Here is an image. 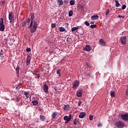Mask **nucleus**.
Wrapping results in <instances>:
<instances>
[{
    "instance_id": "ea45409f",
    "label": "nucleus",
    "mask_w": 128,
    "mask_h": 128,
    "mask_svg": "<svg viewBox=\"0 0 128 128\" xmlns=\"http://www.w3.org/2000/svg\"><path fill=\"white\" fill-rule=\"evenodd\" d=\"M30 50H31V49H30V48H27L26 49V52H30Z\"/></svg>"
},
{
    "instance_id": "473e14b6",
    "label": "nucleus",
    "mask_w": 128,
    "mask_h": 128,
    "mask_svg": "<svg viewBox=\"0 0 128 128\" xmlns=\"http://www.w3.org/2000/svg\"><path fill=\"white\" fill-rule=\"evenodd\" d=\"M56 24H51V28H56Z\"/></svg>"
},
{
    "instance_id": "4be33fe9",
    "label": "nucleus",
    "mask_w": 128,
    "mask_h": 128,
    "mask_svg": "<svg viewBox=\"0 0 128 128\" xmlns=\"http://www.w3.org/2000/svg\"><path fill=\"white\" fill-rule=\"evenodd\" d=\"M56 116H58V112H54L52 114V120H54V118H55Z\"/></svg>"
},
{
    "instance_id": "423d86ee",
    "label": "nucleus",
    "mask_w": 128,
    "mask_h": 128,
    "mask_svg": "<svg viewBox=\"0 0 128 128\" xmlns=\"http://www.w3.org/2000/svg\"><path fill=\"white\" fill-rule=\"evenodd\" d=\"M78 86H80V82L78 80H76L72 84V88L74 90H76Z\"/></svg>"
},
{
    "instance_id": "37998d69",
    "label": "nucleus",
    "mask_w": 128,
    "mask_h": 128,
    "mask_svg": "<svg viewBox=\"0 0 128 128\" xmlns=\"http://www.w3.org/2000/svg\"><path fill=\"white\" fill-rule=\"evenodd\" d=\"M0 58H4V54L0 52Z\"/></svg>"
},
{
    "instance_id": "0eeeda50",
    "label": "nucleus",
    "mask_w": 128,
    "mask_h": 128,
    "mask_svg": "<svg viewBox=\"0 0 128 128\" xmlns=\"http://www.w3.org/2000/svg\"><path fill=\"white\" fill-rule=\"evenodd\" d=\"M76 96L82 98V90L80 89L76 91Z\"/></svg>"
},
{
    "instance_id": "5701e85b",
    "label": "nucleus",
    "mask_w": 128,
    "mask_h": 128,
    "mask_svg": "<svg viewBox=\"0 0 128 128\" xmlns=\"http://www.w3.org/2000/svg\"><path fill=\"white\" fill-rule=\"evenodd\" d=\"M58 4L59 6H62V4H64V2H62V0H58Z\"/></svg>"
},
{
    "instance_id": "a878e982",
    "label": "nucleus",
    "mask_w": 128,
    "mask_h": 128,
    "mask_svg": "<svg viewBox=\"0 0 128 128\" xmlns=\"http://www.w3.org/2000/svg\"><path fill=\"white\" fill-rule=\"evenodd\" d=\"M32 104L33 106H36V104H38V102L36 100H34L32 101Z\"/></svg>"
},
{
    "instance_id": "6e6d98bb",
    "label": "nucleus",
    "mask_w": 128,
    "mask_h": 128,
    "mask_svg": "<svg viewBox=\"0 0 128 128\" xmlns=\"http://www.w3.org/2000/svg\"><path fill=\"white\" fill-rule=\"evenodd\" d=\"M20 86H22V84H19V88H20Z\"/></svg>"
},
{
    "instance_id": "412c9836",
    "label": "nucleus",
    "mask_w": 128,
    "mask_h": 128,
    "mask_svg": "<svg viewBox=\"0 0 128 128\" xmlns=\"http://www.w3.org/2000/svg\"><path fill=\"white\" fill-rule=\"evenodd\" d=\"M91 20H98V15H94L91 16Z\"/></svg>"
},
{
    "instance_id": "603ef678",
    "label": "nucleus",
    "mask_w": 128,
    "mask_h": 128,
    "mask_svg": "<svg viewBox=\"0 0 128 128\" xmlns=\"http://www.w3.org/2000/svg\"><path fill=\"white\" fill-rule=\"evenodd\" d=\"M70 121H68V120H66V122H65V124H68V122Z\"/></svg>"
},
{
    "instance_id": "13d9d810",
    "label": "nucleus",
    "mask_w": 128,
    "mask_h": 128,
    "mask_svg": "<svg viewBox=\"0 0 128 128\" xmlns=\"http://www.w3.org/2000/svg\"><path fill=\"white\" fill-rule=\"evenodd\" d=\"M54 90H58V88H54Z\"/></svg>"
},
{
    "instance_id": "4d7b16f0",
    "label": "nucleus",
    "mask_w": 128,
    "mask_h": 128,
    "mask_svg": "<svg viewBox=\"0 0 128 128\" xmlns=\"http://www.w3.org/2000/svg\"><path fill=\"white\" fill-rule=\"evenodd\" d=\"M40 112H42V108H39Z\"/></svg>"
},
{
    "instance_id": "39448f33",
    "label": "nucleus",
    "mask_w": 128,
    "mask_h": 128,
    "mask_svg": "<svg viewBox=\"0 0 128 128\" xmlns=\"http://www.w3.org/2000/svg\"><path fill=\"white\" fill-rule=\"evenodd\" d=\"M34 14L32 13V14H30V20H31L30 26H28V28H32V24H34Z\"/></svg>"
},
{
    "instance_id": "9d476101",
    "label": "nucleus",
    "mask_w": 128,
    "mask_h": 128,
    "mask_svg": "<svg viewBox=\"0 0 128 128\" xmlns=\"http://www.w3.org/2000/svg\"><path fill=\"white\" fill-rule=\"evenodd\" d=\"M100 44V46H106V43L104 40V39H100L99 41Z\"/></svg>"
},
{
    "instance_id": "a211bd4d",
    "label": "nucleus",
    "mask_w": 128,
    "mask_h": 128,
    "mask_svg": "<svg viewBox=\"0 0 128 128\" xmlns=\"http://www.w3.org/2000/svg\"><path fill=\"white\" fill-rule=\"evenodd\" d=\"M86 116V113L84 112H80L79 114V118H84V116Z\"/></svg>"
},
{
    "instance_id": "f704fd0d",
    "label": "nucleus",
    "mask_w": 128,
    "mask_h": 128,
    "mask_svg": "<svg viewBox=\"0 0 128 128\" xmlns=\"http://www.w3.org/2000/svg\"><path fill=\"white\" fill-rule=\"evenodd\" d=\"M89 118L90 120H94V116L90 115Z\"/></svg>"
},
{
    "instance_id": "a18cd8bd",
    "label": "nucleus",
    "mask_w": 128,
    "mask_h": 128,
    "mask_svg": "<svg viewBox=\"0 0 128 128\" xmlns=\"http://www.w3.org/2000/svg\"><path fill=\"white\" fill-rule=\"evenodd\" d=\"M118 18H124V16H122L120 15H119L118 16Z\"/></svg>"
},
{
    "instance_id": "2f4dec72",
    "label": "nucleus",
    "mask_w": 128,
    "mask_h": 128,
    "mask_svg": "<svg viewBox=\"0 0 128 128\" xmlns=\"http://www.w3.org/2000/svg\"><path fill=\"white\" fill-rule=\"evenodd\" d=\"M76 30H77L76 27H73L72 28V32H76Z\"/></svg>"
},
{
    "instance_id": "20e7f679",
    "label": "nucleus",
    "mask_w": 128,
    "mask_h": 128,
    "mask_svg": "<svg viewBox=\"0 0 128 128\" xmlns=\"http://www.w3.org/2000/svg\"><path fill=\"white\" fill-rule=\"evenodd\" d=\"M116 126L118 128H124V122H122V121H118L116 122Z\"/></svg>"
},
{
    "instance_id": "72a5a7b5",
    "label": "nucleus",
    "mask_w": 128,
    "mask_h": 128,
    "mask_svg": "<svg viewBox=\"0 0 128 128\" xmlns=\"http://www.w3.org/2000/svg\"><path fill=\"white\" fill-rule=\"evenodd\" d=\"M109 12H110V10L109 9H107L106 11V16H108Z\"/></svg>"
},
{
    "instance_id": "dca6fc26",
    "label": "nucleus",
    "mask_w": 128,
    "mask_h": 128,
    "mask_svg": "<svg viewBox=\"0 0 128 128\" xmlns=\"http://www.w3.org/2000/svg\"><path fill=\"white\" fill-rule=\"evenodd\" d=\"M40 120L41 122H44V120H46V116L41 114L40 116Z\"/></svg>"
},
{
    "instance_id": "f257e3e1",
    "label": "nucleus",
    "mask_w": 128,
    "mask_h": 128,
    "mask_svg": "<svg viewBox=\"0 0 128 128\" xmlns=\"http://www.w3.org/2000/svg\"><path fill=\"white\" fill-rule=\"evenodd\" d=\"M8 20H10V24H14V13L12 12H9Z\"/></svg>"
},
{
    "instance_id": "f03ea898",
    "label": "nucleus",
    "mask_w": 128,
    "mask_h": 128,
    "mask_svg": "<svg viewBox=\"0 0 128 128\" xmlns=\"http://www.w3.org/2000/svg\"><path fill=\"white\" fill-rule=\"evenodd\" d=\"M36 28H38V22L34 20L33 23V28H31L30 30V32L34 34V32H35L36 30Z\"/></svg>"
},
{
    "instance_id": "f3484780",
    "label": "nucleus",
    "mask_w": 128,
    "mask_h": 128,
    "mask_svg": "<svg viewBox=\"0 0 128 128\" xmlns=\"http://www.w3.org/2000/svg\"><path fill=\"white\" fill-rule=\"evenodd\" d=\"M24 94L25 96H26V98H30V92H28H28L24 91Z\"/></svg>"
},
{
    "instance_id": "09e8293b",
    "label": "nucleus",
    "mask_w": 128,
    "mask_h": 128,
    "mask_svg": "<svg viewBox=\"0 0 128 128\" xmlns=\"http://www.w3.org/2000/svg\"><path fill=\"white\" fill-rule=\"evenodd\" d=\"M30 22V18L28 19L26 21V22Z\"/></svg>"
},
{
    "instance_id": "79ce46f5",
    "label": "nucleus",
    "mask_w": 128,
    "mask_h": 128,
    "mask_svg": "<svg viewBox=\"0 0 128 128\" xmlns=\"http://www.w3.org/2000/svg\"><path fill=\"white\" fill-rule=\"evenodd\" d=\"M80 104H82V101H79L78 104V106H80Z\"/></svg>"
},
{
    "instance_id": "4c0bfd02",
    "label": "nucleus",
    "mask_w": 128,
    "mask_h": 128,
    "mask_svg": "<svg viewBox=\"0 0 128 128\" xmlns=\"http://www.w3.org/2000/svg\"><path fill=\"white\" fill-rule=\"evenodd\" d=\"M90 28H96V25H91Z\"/></svg>"
},
{
    "instance_id": "2eb2a0df",
    "label": "nucleus",
    "mask_w": 128,
    "mask_h": 128,
    "mask_svg": "<svg viewBox=\"0 0 128 128\" xmlns=\"http://www.w3.org/2000/svg\"><path fill=\"white\" fill-rule=\"evenodd\" d=\"M84 50L86 52H90V50H92V48L89 45H86L84 48Z\"/></svg>"
},
{
    "instance_id": "9b49d317",
    "label": "nucleus",
    "mask_w": 128,
    "mask_h": 128,
    "mask_svg": "<svg viewBox=\"0 0 128 128\" xmlns=\"http://www.w3.org/2000/svg\"><path fill=\"white\" fill-rule=\"evenodd\" d=\"M64 120H68V122H70L72 120V114H70L68 116H64Z\"/></svg>"
},
{
    "instance_id": "c756f323",
    "label": "nucleus",
    "mask_w": 128,
    "mask_h": 128,
    "mask_svg": "<svg viewBox=\"0 0 128 128\" xmlns=\"http://www.w3.org/2000/svg\"><path fill=\"white\" fill-rule=\"evenodd\" d=\"M26 26V22H24L22 24V28H24V26Z\"/></svg>"
},
{
    "instance_id": "58836bf2",
    "label": "nucleus",
    "mask_w": 128,
    "mask_h": 128,
    "mask_svg": "<svg viewBox=\"0 0 128 128\" xmlns=\"http://www.w3.org/2000/svg\"><path fill=\"white\" fill-rule=\"evenodd\" d=\"M126 6L124 4L122 6V10H126Z\"/></svg>"
},
{
    "instance_id": "7c9ffc66",
    "label": "nucleus",
    "mask_w": 128,
    "mask_h": 128,
    "mask_svg": "<svg viewBox=\"0 0 128 128\" xmlns=\"http://www.w3.org/2000/svg\"><path fill=\"white\" fill-rule=\"evenodd\" d=\"M20 71V67H16V74H18Z\"/></svg>"
},
{
    "instance_id": "c9c22d12",
    "label": "nucleus",
    "mask_w": 128,
    "mask_h": 128,
    "mask_svg": "<svg viewBox=\"0 0 128 128\" xmlns=\"http://www.w3.org/2000/svg\"><path fill=\"white\" fill-rule=\"evenodd\" d=\"M120 6V3L118 2H117L116 3V8H118V6Z\"/></svg>"
},
{
    "instance_id": "393cba45",
    "label": "nucleus",
    "mask_w": 128,
    "mask_h": 128,
    "mask_svg": "<svg viewBox=\"0 0 128 128\" xmlns=\"http://www.w3.org/2000/svg\"><path fill=\"white\" fill-rule=\"evenodd\" d=\"M58 30L60 32H66V28L64 27H59Z\"/></svg>"
},
{
    "instance_id": "8fccbe9b",
    "label": "nucleus",
    "mask_w": 128,
    "mask_h": 128,
    "mask_svg": "<svg viewBox=\"0 0 128 128\" xmlns=\"http://www.w3.org/2000/svg\"><path fill=\"white\" fill-rule=\"evenodd\" d=\"M16 102H20V98H16Z\"/></svg>"
},
{
    "instance_id": "c85d7f7f",
    "label": "nucleus",
    "mask_w": 128,
    "mask_h": 128,
    "mask_svg": "<svg viewBox=\"0 0 128 128\" xmlns=\"http://www.w3.org/2000/svg\"><path fill=\"white\" fill-rule=\"evenodd\" d=\"M60 69H59L56 71V74H58L59 76H60Z\"/></svg>"
},
{
    "instance_id": "864d4df0",
    "label": "nucleus",
    "mask_w": 128,
    "mask_h": 128,
    "mask_svg": "<svg viewBox=\"0 0 128 128\" xmlns=\"http://www.w3.org/2000/svg\"><path fill=\"white\" fill-rule=\"evenodd\" d=\"M114 2H116H116H118V0H114Z\"/></svg>"
},
{
    "instance_id": "cd10ccee",
    "label": "nucleus",
    "mask_w": 128,
    "mask_h": 128,
    "mask_svg": "<svg viewBox=\"0 0 128 128\" xmlns=\"http://www.w3.org/2000/svg\"><path fill=\"white\" fill-rule=\"evenodd\" d=\"M70 6H74V0H71L70 2Z\"/></svg>"
},
{
    "instance_id": "6e6552de",
    "label": "nucleus",
    "mask_w": 128,
    "mask_h": 128,
    "mask_svg": "<svg viewBox=\"0 0 128 128\" xmlns=\"http://www.w3.org/2000/svg\"><path fill=\"white\" fill-rule=\"evenodd\" d=\"M34 76H35V78L39 79L40 78V75L38 73V72L34 71L32 72Z\"/></svg>"
},
{
    "instance_id": "b1692460",
    "label": "nucleus",
    "mask_w": 128,
    "mask_h": 128,
    "mask_svg": "<svg viewBox=\"0 0 128 128\" xmlns=\"http://www.w3.org/2000/svg\"><path fill=\"white\" fill-rule=\"evenodd\" d=\"M74 124L78 125L80 124V122H78V119L75 118L73 122Z\"/></svg>"
},
{
    "instance_id": "c03bdc74",
    "label": "nucleus",
    "mask_w": 128,
    "mask_h": 128,
    "mask_svg": "<svg viewBox=\"0 0 128 128\" xmlns=\"http://www.w3.org/2000/svg\"><path fill=\"white\" fill-rule=\"evenodd\" d=\"M64 4H68V0H64Z\"/></svg>"
},
{
    "instance_id": "e433bc0d",
    "label": "nucleus",
    "mask_w": 128,
    "mask_h": 128,
    "mask_svg": "<svg viewBox=\"0 0 128 128\" xmlns=\"http://www.w3.org/2000/svg\"><path fill=\"white\" fill-rule=\"evenodd\" d=\"M85 24H86V26H90V23L88 21L85 22Z\"/></svg>"
},
{
    "instance_id": "7ed1b4c3",
    "label": "nucleus",
    "mask_w": 128,
    "mask_h": 128,
    "mask_svg": "<svg viewBox=\"0 0 128 128\" xmlns=\"http://www.w3.org/2000/svg\"><path fill=\"white\" fill-rule=\"evenodd\" d=\"M6 30L4 24V18H0V32H4Z\"/></svg>"
},
{
    "instance_id": "1a4fd4ad",
    "label": "nucleus",
    "mask_w": 128,
    "mask_h": 128,
    "mask_svg": "<svg viewBox=\"0 0 128 128\" xmlns=\"http://www.w3.org/2000/svg\"><path fill=\"white\" fill-rule=\"evenodd\" d=\"M120 42L122 44H126V36H124L123 37L121 38Z\"/></svg>"
},
{
    "instance_id": "a19ab883",
    "label": "nucleus",
    "mask_w": 128,
    "mask_h": 128,
    "mask_svg": "<svg viewBox=\"0 0 128 128\" xmlns=\"http://www.w3.org/2000/svg\"><path fill=\"white\" fill-rule=\"evenodd\" d=\"M66 42H70V38H66Z\"/></svg>"
},
{
    "instance_id": "5fc2aeb1",
    "label": "nucleus",
    "mask_w": 128,
    "mask_h": 128,
    "mask_svg": "<svg viewBox=\"0 0 128 128\" xmlns=\"http://www.w3.org/2000/svg\"><path fill=\"white\" fill-rule=\"evenodd\" d=\"M90 24H94V22H91Z\"/></svg>"
},
{
    "instance_id": "de8ad7c7",
    "label": "nucleus",
    "mask_w": 128,
    "mask_h": 128,
    "mask_svg": "<svg viewBox=\"0 0 128 128\" xmlns=\"http://www.w3.org/2000/svg\"><path fill=\"white\" fill-rule=\"evenodd\" d=\"M86 66L87 68H90V65L89 64H86Z\"/></svg>"
},
{
    "instance_id": "ddd939ff",
    "label": "nucleus",
    "mask_w": 128,
    "mask_h": 128,
    "mask_svg": "<svg viewBox=\"0 0 128 128\" xmlns=\"http://www.w3.org/2000/svg\"><path fill=\"white\" fill-rule=\"evenodd\" d=\"M121 116L123 120H128V114H123Z\"/></svg>"
},
{
    "instance_id": "052dcab7",
    "label": "nucleus",
    "mask_w": 128,
    "mask_h": 128,
    "mask_svg": "<svg viewBox=\"0 0 128 128\" xmlns=\"http://www.w3.org/2000/svg\"><path fill=\"white\" fill-rule=\"evenodd\" d=\"M2 4H4V2H2Z\"/></svg>"
},
{
    "instance_id": "aec40b11",
    "label": "nucleus",
    "mask_w": 128,
    "mask_h": 128,
    "mask_svg": "<svg viewBox=\"0 0 128 128\" xmlns=\"http://www.w3.org/2000/svg\"><path fill=\"white\" fill-rule=\"evenodd\" d=\"M63 108H64V110H70V105H68V104L64 105Z\"/></svg>"
},
{
    "instance_id": "6ab92c4d",
    "label": "nucleus",
    "mask_w": 128,
    "mask_h": 128,
    "mask_svg": "<svg viewBox=\"0 0 128 128\" xmlns=\"http://www.w3.org/2000/svg\"><path fill=\"white\" fill-rule=\"evenodd\" d=\"M110 95L111 98H114L116 96V92L114 90H112L110 92Z\"/></svg>"
},
{
    "instance_id": "4468645a",
    "label": "nucleus",
    "mask_w": 128,
    "mask_h": 128,
    "mask_svg": "<svg viewBox=\"0 0 128 128\" xmlns=\"http://www.w3.org/2000/svg\"><path fill=\"white\" fill-rule=\"evenodd\" d=\"M43 90L45 92H48V86L46 84H44L43 86Z\"/></svg>"
},
{
    "instance_id": "680f3d73",
    "label": "nucleus",
    "mask_w": 128,
    "mask_h": 128,
    "mask_svg": "<svg viewBox=\"0 0 128 128\" xmlns=\"http://www.w3.org/2000/svg\"><path fill=\"white\" fill-rule=\"evenodd\" d=\"M1 52H2V50H1Z\"/></svg>"
},
{
    "instance_id": "bf43d9fd",
    "label": "nucleus",
    "mask_w": 128,
    "mask_h": 128,
    "mask_svg": "<svg viewBox=\"0 0 128 128\" xmlns=\"http://www.w3.org/2000/svg\"><path fill=\"white\" fill-rule=\"evenodd\" d=\"M5 44H8V42H5Z\"/></svg>"
},
{
    "instance_id": "3c124183",
    "label": "nucleus",
    "mask_w": 128,
    "mask_h": 128,
    "mask_svg": "<svg viewBox=\"0 0 128 128\" xmlns=\"http://www.w3.org/2000/svg\"><path fill=\"white\" fill-rule=\"evenodd\" d=\"M102 126V124L101 123H100V124H98V126Z\"/></svg>"
},
{
    "instance_id": "bb28decb",
    "label": "nucleus",
    "mask_w": 128,
    "mask_h": 128,
    "mask_svg": "<svg viewBox=\"0 0 128 128\" xmlns=\"http://www.w3.org/2000/svg\"><path fill=\"white\" fill-rule=\"evenodd\" d=\"M72 14H74V12L72 10H70L68 12V16H72Z\"/></svg>"
},
{
    "instance_id": "f8f14e48",
    "label": "nucleus",
    "mask_w": 128,
    "mask_h": 128,
    "mask_svg": "<svg viewBox=\"0 0 128 128\" xmlns=\"http://www.w3.org/2000/svg\"><path fill=\"white\" fill-rule=\"evenodd\" d=\"M30 64V56L28 55L27 56L26 60V66H29Z\"/></svg>"
},
{
    "instance_id": "49530a36",
    "label": "nucleus",
    "mask_w": 128,
    "mask_h": 128,
    "mask_svg": "<svg viewBox=\"0 0 128 128\" xmlns=\"http://www.w3.org/2000/svg\"><path fill=\"white\" fill-rule=\"evenodd\" d=\"M82 28V26H78L76 27V30H78L79 28Z\"/></svg>"
}]
</instances>
